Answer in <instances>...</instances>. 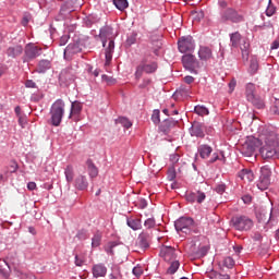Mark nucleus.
Segmentation results:
<instances>
[{
	"mask_svg": "<svg viewBox=\"0 0 279 279\" xmlns=\"http://www.w3.org/2000/svg\"><path fill=\"white\" fill-rule=\"evenodd\" d=\"M262 147L259 154L264 160L271 158H279V142L276 133H269L268 135H262Z\"/></svg>",
	"mask_w": 279,
	"mask_h": 279,
	"instance_id": "nucleus-1",
	"label": "nucleus"
},
{
	"mask_svg": "<svg viewBox=\"0 0 279 279\" xmlns=\"http://www.w3.org/2000/svg\"><path fill=\"white\" fill-rule=\"evenodd\" d=\"M230 43L231 47H233L234 49H238V47H240L242 60H244V62H247V60H250V39H247L246 37H242L241 33L235 32L230 34Z\"/></svg>",
	"mask_w": 279,
	"mask_h": 279,
	"instance_id": "nucleus-2",
	"label": "nucleus"
},
{
	"mask_svg": "<svg viewBox=\"0 0 279 279\" xmlns=\"http://www.w3.org/2000/svg\"><path fill=\"white\" fill-rule=\"evenodd\" d=\"M231 226L239 232H247L254 228V220L245 215H236L231 218Z\"/></svg>",
	"mask_w": 279,
	"mask_h": 279,
	"instance_id": "nucleus-3",
	"label": "nucleus"
},
{
	"mask_svg": "<svg viewBox=\"0 0 279 279\" xmlns=\"http://www.w3.org/2000/svg\"><path fill=\"white\" fill-rule=\"evenodd\" d=\"M50 121L51 125L58 128L62 123V117H64V100L58 99L53 102L50 110Z\"/></svg>",
	"mask_w": 279,
	"mask_h": 279,
	"instance_id": "nucleus-4",
	"label": "nucleus"
},
{
	"mask_svg": "<svg viewBox=\"0 0 279 279\" xmlns=\"http://www.w3.org/2000/svg\"><path fill=\"white\" fill-rule=\"evenodd\" d=\"M271 184V168L269 166H263L259 170V179L257 181V187L259 191H267Z\"/></svg>",
	"mask_w": 279,
	"mask_h": 279,
	"instance_id": "nucleus-5",
	"label": "nucleus"
},
{
	"mask_svg": "<svg viewBox=\"0 0 279 279\" xmlns=\"http://www.w3.org/2000/svg\"><path fill=\"white\" fill-rule=\"evenodd\" d=\"M158 71V63L156 61L147 63V61L143 60L137 66L135 71V80H141L143 74H151Z\"/></svg>",
	"mask_w": 279,
	"mask_h": 279,
	"instance_id": "nucleus-6",
	"label": "nucleus"
},
{
	"mask_svg": "<svg viewBox=\"0 0 279 279\" xmlns=\"http://www.w3.org/2000/svg\"><path fill=\"white\" fill-rule=\"evenodd\" d=\"M182 64L186 71H190V73H195L197 75V69H201L199 61L195 56L191 53H186L182 57Z\"/></svg>",
	"mask_w": 279,
	"mask_h": 279,
	"instance_id": "nucleus-7",
	"label": "nucleus"
},
{
	"mask_svg": "<svg viewBox=\"0 0 279 279\" xmlns=\"http://www.w3.org/2000/svg\"><path fill=\"white\" fill-rule=\"evenodd\" d=\"M178 49L180 53H191L195 51V40L191 36L180 37L178 40Z\"/></svg>",
	"mask_w": 279,
	"mask_h": 279,
	"instance_id": "nucleus-8",
	"label": "nucleus"
},
{
	"mask_svg": "<svg viewBox=\"0 0 279 279\" xmlns=\"http://www.w3.org/2000/svg\"><path fill=\"white\" fill-rule=\"evenodd\" d=\"M75 70L73 68H65L59 75V84L61 86H71L75 82Z\"/></svg>",
	"mask_w": 279,
	"mask_h": 279,
	"instance_id": "nucleus-9",
	"label": "nucleus"
},
{
	"mask_svg": "<svg viewBox=\"0 0 279 279\" xmlns=\"http://www.w3.org/2000/svg\"><path fill=\"white\" fill-rule=\"evenodd\" d=\"M221 21L226 23V21H230L231 23H243L244 17L242 14L232 8H229L221 13Z\"/></svg>",
	"mask_w": 279,
	"mask_h": 279,
	"instance_id": "nucleus-10",
	"label": "nucleus"
},
{
	"mask_svg": "<svg viewBox=\"0 0 279 279\" xmlns=\"http://www.w3.org/2000/svg\"><path fill=\"white\" fill-rule=\"evenodd\" d=\"M193 223L195 222L192 218L181 217L174 222V228L177 232L189 234V232H191V228H193Z\"/></svg>",
	"mask_w": 279,
	"mask_h": 279,
	"instance_id": "nucleus-11",
	"label": "nucleus"
},
{
	"mask_svg": "<svg viewBox=\"0 0 279 279\" xmlns=\"http://www.w3.org/2000/svg\"><path fill=\"white\" fill-rule=\"evenodd\" d=\"M99 37L102 43V47H106L108 40H114L117 38V34H114V28L112 26H104L100 28Z\"/></svg>",
	"mask_w": 279,
	"mask_h": 279,
	"instance_id": "nucleus-12",
	"label": "nucleus"
},
{
	"mask_svg": "<svg viewBox=\"0 0 279 279\" xmlns=\"http://www.w3.org/2000/svg\"><path fill=\"white\" fill-rule=\"evenodd\" d=\"M43 54V48H39L36 45L28 44L25 47V60H36L39 56Z\"/></svg>",
	"mask_w": 279,
	"mask_h": 279,
	"instance_id": "nucleus-13",
	"label": "nucleus"
},
{
	"mask_svg": "<svg viewBox=\"0 0 279 279\" xmlns=\"http://www.w3.org/2000/svg\"><path fill=\"white\" fill-rule=\"evenodd\" d=\"M186 202L190 204H203V202L206 199V193L202 191H195V192H190L185 195Z\"/></svg>",
	"mask_w": 279,
	"mask_h": 279,
	"instance_id": "nucleus-14",
	"label": "nucleus"
},
{
	"mask_svg": "<svg viewBox=\"0 0 279 279\" xmlns=\"http://www.w3.org/2000/svg\"><path fill=\"white\" fill-rule=\"evenodd\" d=\"M83 106L82 102L75 100L71 105L69 119H73L76 123L80 121V114H82Z\"/></svg>",
	"mask_w": 279,
	"mask_h": 279,
	"instance_id": "nucleus-15",
	"label": "nucleus"
},
{
	"mask_svg": "<svg viewBox=\"0 0 279 279\" xmlns=\"http://www.w3.org/2000/svg\"><path fill=\"white\" fill-rule=\"evenodd\" d=\"M204 132H206V126L199 122L193 123L190 129L191 136H196V138H204L206 136Z\"/></svg>",
	"mask_w": 279,
	"mask_h": 279,
	"instance_id": "nucleus-16",
	"label": "nucleus"
},
{
	"mask_svg": "<svg viewBox=\"0 0 279 279\" xmlns=\"http://www.w3.org/2000/svg\"><path fill=\"white\" fill-rule=\"evenodd\" d=\"M160 256H162L166 263H173L178 255H175V248L171 246H165L161 248Z\"/></svg>",
	"mask_w": 279,
	"mask_h": 279,
	"instance_id": "nucleus-17",
	"label": "nucleus"
},
{
	"mask_svg": "<svg viewBox=\"0 0 279 279\" xmlns=\"http://www.w3.org/2000/svg\"><path fill=\"white\" fill-rule=\"evenodd\" d=\"M149 243H151V232L143 231L138 235V245H140V247H142V250H147V247H149Z\"/></svg>",
	"mask_w": 279,
	"mask_h": 279,
	"instance_id": "nucleus-18",
	"label": "nucleus"
},
{
	"mask_svg": "<svg viewBox=\"0 0 279 279\" xmlns=\"http://www.w3.org/2000/svg\"><path fill=\"white\" fill-rule=\"evenodd\" d=\"M80 51H82V48H80V45L69 44L63 52L64 59L71 60V58H73V56H75V53H80Z\"/></svg>",
	"mask_w": 279,
	"mask_h": 279,
	"instance_id": "nucleus-19",
	"label": "nucleus"
},
{
	"mask_svg": "<svg viewBox=\"0 0 279 279\" xmlns=\"http://www.w3.org/2000/svg\"><path fill=\"white\" fill-rule=\"evenodd\" d=\"M92 274L94 278H106V274H108V267L104 264H95L92 267Z\"/></svg>",
	"mask_w": 279,
	"mask_h": 279,
	"instance_id": "nucleus-20",
	"label": "nucleus"
},
{
	"mask_svg": "<svg viewBox=\"0 0 279 279\" xmlns=\"http://www.w3.org/2000/svg\"><path fill=\"white\" fill-rule=\"evenodd\" d=\"M198 58L203 62H208V60H213V48L207 46H201L198 49Z\"/></svg>",
	"mask_w": 279,
	"mask_h": 279,
	"instance_id": "nucleus-21",
	"label": "nucleus"
},
{
	"mask_svg": "<svg viewBox=\"0 0 279 279\" xmlns=\"http://www.w3.org/2000/svg\"><path fill=\"white\" fill-rule=\"evenodd\" d=\"M74 186L77 189V191H86L88 189V180L86 179V175L80 174L74 180Z\"/></svg>",
	"mask_w": 279,
	"mask_h": 279,
	"instance_id": "nucleus-22",
	"label": "nucleus"
},
{
	"mask_svg": "<svg viewBox=\"0 0 279 279\" xmlns=\"http://www.w3.org/2000/svg\"><path fill=\"white\" fill-rule=\"evenodd\" d=\"M211 154L213 147L208 144H202L198 146V155L203 158V160H207V158H210Z\"/></svg>",
	"mask_w": 279,
	"mask_h": 279,
	"instance_id": "nucleus-23",
	"label": "nucleus"
},
{
	"mask_svg": "<svg viewBox=\"0 0 279 279\" xmlns=\"http://www.w3.org/2000/svg\"><path fill=\"white\" fill-rule=\"evenodd\" d=\"M12 258H14V255H8L3 260L0 259V274L1 276L7 277L8 276V269H10V263H12ZM3 263V265L1 264Z\"/></svg>",
	"mask_w": 279,
	"mask_h": 279,
	"instance_id": "nucleus-24",
	"label": "nucleus"
},
{
	"mask_svg": "<svg viewBox=\"0 0 279 279\" xmlns=\"http://www.w3.org/2000/svg\"><path fill=\"white\" fill-rule=\"evenodd\" d=\"M112 53H114V40H110L108 47L105 50L106 66L112 62Z\"/></svg>",
	"mask_w": 279,
	"mask_h": 279,
	"instance_id": "nucleus-25",
	"label": "nucleus"
},
{
	"mask_svg": "<svg viewBox=\"0 0 279 279\" xmlns=\"http://www.w3.org/2000/svg\"><path fill=\"white\" fill-rule=\"evenodd\" d=\"M171 128H175V121L173 119H166L159 126L160 132L169 134Z\"/></svg>",
	"mask_w": 279,
	"mask_h": 279,
	"instance_id": "nucleus-26",
	"label": "nucleus"
},
{
	"mask_svg": "<svg viewBox=\"0 0 279 279\" xmlns=\"http://www.w3.org/2000/svg\"><path fill=\"white\" fill-rule=\"evenodd\" d=\"M238 175L241 180H244V182H254V172L250 169L241 170Z\"/></svg>",
	"mask_w": 279,
	"mask_h": 279,
	"instance_id": "nucleus-27",
	"label": "nucleus"
},
{
	"mask_svg": "<svg viewBox=\"0 0 279 279\" xmlns=\"http://www.w3.org/2000/svg\"><path fill=\"white\" fill-rule=\"evenodd\" d=\"M21 53H23V46L21 45L9 47L7 50L9 58H17Z\"/></svg>",
	"mask_w": 279,
	"mask_h": 279,
	"instance_id": "nucleus-28",
	"label": "nucleus"
},
{
	"mask_svg": "<svg viewBox=\"0 0 279 279\" xmlns=\"http://www.w3.org/2000/svg\"><path fill=\"white\" fill-rule=\"evenodd\" d=\"M51 69V61L49 60H40L37 64L36 72L37 73H47Z\"/></svg>",
	"mask_w": 279,
	"mask_h": 279,
	"instance_id": "nucleus-29",
	"label": "nucleus"
},
{
	"mask_svg": "<svg viewBox=\"0 0 279 279\" xmlns=\"http://www.w3.org/2000/svg\"><path fill=\"white\" fill-rule=\"evenodd\" d=\"M126 226H129V228L134 231L141 230V228H143V223L138 218H128Z\"/></svg>",
	"mask_w": 279,
	"mask_h": 279,
	"instance_id": "nucleus-30",
	"label": "nucleus"
},
{
	"mask_svg": "<svg viewBox=\"0 0 279 279\" xmlns=\"http://www.w3.org/2000/svg\"><path fill=\"white\" fill-rule=\"evenodd\" d=\"M64 175L66 182L71 184V182H73V179L75 178V169L73 168V165H68L64 168Z\"/></svg>",
	"mask_w": 279,
	"mask_h": 279,
	"instance_id": "nucleus-31",
	"label": "nucleus"
},
{
	"mask_svg": "<svg viewBox=\"0 0 279 279\" xmlns=\"http://www.w3.org/2000/svg\"><path fill=\"white\" fill-rule=\"evenodd\" d=\"M86 165H87V171L89 173V177L97 178V175H99V170L97 169V166H95L93 160L87 159Z\"/></svg>",
	"mask_w": 279,
	"mask_h": 279,
	"instance_id": "nucleus-32",
	"label": "nucleus"
},
{
	"mask_svg": "<svg viewBox=\"0 0 279 279\" xmlns=\"http://www.w3.org/2000/svg\"><path fill=\"white\" fill-rule=\"evenodd\" d=\"M254 93H256V85H254V83H247L245 92L247 101H250V99H254V97L256 96V94Z\"/></svg>",
	"mask_w": 279,
	"mask_h": 279,
	"instance_id": "nucleus-33",
	"label": "nucleus"
},
{
	"mask_svg": "<svg viewBox=\"0 0 279 279\" xmlns=\"http://www.w3.org/2000/svg\"><path fill=\"white\" fill-rule=\"evenodd\" d=\"M19 171V163L15 160L11 161L9 166L4 168V175L8 178L10 173H16Z\"/></svg>",
	"mask_w": 279,
	"mask_h": 279,
	"instance_id": "nucleus-34",
	"label": "nucleus"
},
{
	"mask_svg": "<svg viewBox=\"0 0 279 279\" xmlns=\"http://www.w3.org/2000/svg\"><path fill=\"white\" fill-rule=\"evenodd\" d=\"M255 108H258L259 110L265 108V99H263L260 96H253V99H248Z\"/></svg>",
	"mask_w": 279,
	"mask_h": 279,
	"instance_id": "nucleus-35",
	"label": "nucleus"
},
{
	"mask_svg": "<svg viewBox=\"0 0 279 279\" xmlns=\"http://www.w3.org/2000/svg\"><path fill=\"white\" fill-rule=\"evenodd\" d=\"M248 73L251 75H256V73H258V59H256V57H253L250 61Z\"/></svg>",
	"mask_w": 279,
	"mask_h": 279,
	"instance_id": "nucleus-36",
	"label": "nucleus"
},
{
	"mask_svg": "<svg viewBox=\"0 0 279 279\" xmlns=\"http://www.w3.org/2000/svg\"><path fill=\"white\" fill-rule=\"evenodd\" d=\"M208 250L210 248L206 245L199 246L198 250L193 253V256H195V258H204V256L208 254Z\"/></svg>",
	"mask_w": 279,
	"mask_h": 279,
	"instance_id": "nucleus-37",
	"label": "nucleus"
},
{
	"mask_svg": "<svg viewBox=\"0 0 279 279\" xmlns=\"http://www.w3.org/2000/svg\"><path fill=\"white\" fill-rule=\"evenodd\" d=\"M113 4L116 5L117 10H120V12H123V10H128V8L130 7L128 0H113Z\"/></svg>",
	"mask_w": 279,
	"mask_h": 279,
	"instance_id": "nucleus-38",
	"label": "nucleus"
},
{
	"mask_svg": "<svg viewBox=\"0 0 279 279\" xmlns=\"http://www.w3.org/2000/svg\"><path fill=\"white\" fill-rule=\"evenodd\" d=\"M254 151H256V147H254V145L246 144L243 146L242 154L248 158L254 156Z\"/></svg>",
	"mask_w": 279,
	"mask_h": 279,
	"instance_id": "nucleus-39",
	"label": "nucleus"
},
{
	"mask_svg": "<svg viewBox=\"0 0 279 279\" xmlns=\"http://www.w3.org/2000/svg\"><path fill=\"white\" fill-rule=\"evenodd\" d=\"M194 112L196 114H198V117H206V116L210 114V112L208 111V108H206L205 106H199V105L194 108Z\"/></svg>",
	"mask_w": 279,
	"mask_h": 279,
	"instance_id": "nucleus-40",
	"label": "nucleus"
},
{
	"mask_svg": "<svg viewBox=\"0 0 279 279\" xmlns=\"http://www.w3.org/2000/svg\"><path fill=\"white\" fill-rule=\"evenodd\" d=\"M101 232L97 231L92 238V247H99L101 245Z\"/></svg>",
	"mask_w": 279,
	"mask_h": 279,
	"instance_id": "nucleus-41",
	"label": "nucleus"
},
{
	"mask_svg": "<svg viewBox=\"0 0 279 279\" xmlns=\"http://www.w3.org/2000/svg\"><path fill=\"white\" fill-rule=\"evenodd\" d=\"M170 267L168 268L167 272L170 274L171 276H173V274H175V271H178V269H180V262L179 260H173L170 262Z\"/></svg>",
	"mask_w": 279,
	"mask_h": 279,
	"instance_id": "nucleus-42",
	"label": "nucleus"
},
{
	"mask_svg": "<svg viewBox=\"0 0 279 279\" xmlns=\"http://www.w3.org/2000/svg\"><path fill=\"white\" fill-rule=\"evenodd\" d=\"M138 37V34L136 32L131 33L126 38V45L129 47H132V45H136V38Z\"/></svg>",
	"mask_w": 279,
	"mask_h": 279,
	"instance_id": "nucleus-43",
	"label": "nucleus"
},
{
	"mask_svg": "<svg viewBox=\"0 0 279 279\" xmlns=\"http://www.w3.org/2000/svg\"><path fill=\"white\" fill-rule=\"evenodd\" d=\"M118 123H120V125H122L126 130H130V128H132V121L124 117L119 118Z\"/></svg>",
	"mask_w": 279,
	"mask_h": 279,
	"instance_id": "nucleus-44",
	"label": "nucleus"
},
{
	"mask_svg": "<svg viewBox=\"0 0 279 279\" xmlns=\"http://www.w3.org/2000/svg\"><path fill=\"white\" fill-rule=\"evenodd\" d=\"M151 121L155 123V125H158L160 123V110L155 109L151 114Z\"/></svg>",
	"mask_w": 279,
	"mask_h": 279,
	"instance_id": "nucleus-45",
	"label": "nucleus"
},
{
	"mask_svg": "<svg viewBox=\"0 0 279 279\" xmlns=\"http://www.w3.org/2000/svg\"><path fill=\"white\" fill-rule=\"evenodd\" d=\"M276 14V7L271 3V0L268 2V7L266 9V15L274 16Z\"/></svg>",
	"mask_w": 279,
	"mask_h": 279,
	"instance_id": "nucleus-46",
	"label": "nucleus"
},
{
	"mask_svg": "<svg viewBox=\"0 0 279 279\" xmlns=\"http://www.w3.org/2000/svg\"><path fill=\"white\" fill-rule=\"evenodd\" d=\"M144 226H145V228H147L148 230H151V228H156V219H154V218H148L147 220H145Z\"/></svg>",
	"mask_w": 279,
	"mask_h": 279,
	"instance_id": "nucleus-47",
	"label": "nucleus"
},
{
	"mask_svg": "<svg viewBox=\"0 0 279 279\" xmlns=\"http://www.w3.org/2000/svg\"><path fill=\"white\" fill-rule=\"evenodd\" d=\"M209 278H211V279H230V275H222V274H219V272H211L209 275Z\"/></svg>",
	"mask_w": 279,
	"mask_h": 279,
	"instance_id": "nucleus-48",
	"label": "nucleus"
},
{
	"mask_svg": "<svg viewBox=\"0 0 279 279\" xmlns=\"http://www.w3.org/2000/svg\"><path fill=\"white\" fill-rule=\"evenodd\" d=\"M223 265L225 267H227L228 269H232L234 266V259L232 257H226L223 259Z\"/></svg>",
	"mask_w": 279,
	"mask_h": 279,
	"instance_id": "nucleus-49",
	"label": "nucleus"
},
{
	"mask_svg": "<svg viewBox=\"0 0 279 279\" xmlns=\"http://www.w3.org/2000/svg\"><path fill=\"white\" fill-rule=\"evenodd\" d=\"M75 265L76 267H82L84 265V263H86V258H84V256L82 255H75Z\"/></svg>",
	"mask_w": 279,
	"mask_h": 279,
	"instance_id": "nucleus-50",
	"label": "nucleus"
},
{
	"mask_svg": "<svg viewBox=\"0 0 279 279\" xmlns=\"http://www.w3.org/2000/svg\"><path fill=\"white\" fill-rule=\"evenodd\" d=\"M101 78H102V82H106V84H109V85L117 84V80L112 78V76H108L104 74Z\"/></svg>",
	"mask_w": 279,
	"mask_h": 279,
	"instance_id": "nucleus-51",
	"label": "nucleus"
},
{
	"mask_svg": "<svg viewBox=\"0 0 279 279\" xmlns=\"http://www.w3.org/2000/svg\"><path fill=\"white\" fill-rule=\"evenodd\" d=\"M96 21H97V17L89 15L85 19V24L87 27H92Z\"/></svg>",
	"mask_w": 279,
	"mask_h": 279,
	"instance_id": "nucleus-52",
	"label": "nucleus"
},
{
	"mask_svg": "<svg viewBox=\"0 0 279 279\" xmlns=\"http://www.w3.org/2000/svg\"><path fill=\"white\" fill-rule=\"evenodd\" d=\"M132 271L136 278H141V276H143V267L141 266H135Z\"/></svg>",
	"mask_w": 279,
	"mask_h": 279,
	"instance_id": "nucleus-53",
	"label": "nucleus"
},
{
	"mask_svg": "<svg viewBox=\"0 0 279 279\" xmlns=\"http://www.w3.org/2000/svg\"><path fill=\"white\" fill-rule=\"evenodd\" d=\"M215 191L219 195H223V193H226V185L225 184H219V185L216 186Z\"/></svg>",
	"mask_w": 279,
	"mask_h": 279,
	"instance_id": "nucleus-54",
	"label": "nucleus"
},
{
	"mask_svg": "<svg viewBox=\"0 0 279 279\" xmlns=\"http://www.w3.org/2000/svg\"><path fill=\"white\" fill-rule=\"evenodd\" d=\"M17 119L21 128H25V125H27V118L25 116H20L17 117Z\"/></svg>",
	"mask_w": 279,
	"mask_h": 279,
	"instance_id": "nucleus-55",
	"label": "nucleus"
},
{
	"mask_svg": "<svg viewBox=\"0 0 279 279\" xmlns=\"http://www.w3.org/2000/svg\"><path fill=\"white\" fill-rule=\"evenodd\" d=\"M179 93L186 97L191 95V87H180Z\"/></svg>",
	"mask_w": 279,
	"mask_h": 279,
	"instance_id": "nucleus-56",
	"label": "nucleus"
},
{
	"mask_svg": "<svg viewBox=\"0 0 279 279\" xmlns=\"http://www.w3.org/2000/svg\"><path fill=\"white\" fill-rule=\"evenodd\" d=\"M69 35H63L60 40H59V45L60 47H64V45H66V43H69Z\"/></svg>",
	"mask_w": 279,
	"mask_h": 279,
	"instance_id": "nucleus-57",
	"label": "nucleus"
},
{
	"mask_svg": "<svg viewBox=\"0 0 279 279\" xmlns=\"http://www.w3.org/2000/svg\"><path fill=\"white\" fill-rule=\"evenodd\" d=\"M137 208H141L142 210L147 208V201L144 198H141L137 203Z\"/></svg>",
	"mask_w": 279,
	"mask_h": 279,
	"instance_id": "nucleus-58",
	"label": "nucleus"
},
{
	"mask_svg": "<svg viewBox=\"0 0 279 279\" xmlns=\"http://www.w3.org/2000/svg\"><path fill=\"white\" fill-rule=\"evenodd\" d=\"M234 88H236V80L232 78L229 83V92L234 93Z\"/></svg>",
	"mask_w": 279,
	"mask_h": 279,
	"instance_id": "nucleus-59",
	"label": "nucleus"
},
{
	"mask_svg": "<svg viewBox=\"0 0 279 279\" xmlns=\"http://www.w3.org/2000/svg\"><path fill=\"white\" fill-rule=\"evenodd\" d=\"M272 111L275 114H279V99L278 98L275 99V105L272 107Z\"/></svg>",
	"mask_w": 279,
	"mask_h": 279,
	"instance_id": "nucleus-60",
	"label": "nucleus"
},
{
	"mask_svg": "<svg viewBox=\"0 0 279 279\" xmlns=\"http://www.w3.org/2000/svg\"><path fill=\"white\" fill-rule=\"evenodd\" d=\"M149 84H151V80L144 78L143 83L140 85V88H147V86H149Z\"/></svg>",
	"mask_w": 279,
	"mask_h": 279,
	"instance_id": "nucleus-61",
	"label": "nucleus"
},
{
	"mask_svg": "<svg viewBox=\"0 0 279 279\" xmlns=\"http://www.w3.org/2000/svg\"><path fill=\"white\" fill-rule=\"evenodd\" d=\"M25 86H26V88H36V83L32 80H27L25 82Z\"/></svg>",
	"mask_w": 279,
	"mask_h": 279,
	"instance_id": "nucleus-62",
	"label": "nucleus"
},
{
	"mask_svg": "<svg viewBox=\"0 0 279 279\" xmlns=\"http://www.w3.org/2000/svg\"><path fill=\"white\" fill-rule=\"evenodd\" d=\"M183 81L185 82V84H193V82H195V77L187 75L183 78Z\"/></svg>",
	"mask_w": 279,
	"mask_h": 279,
	"instance_id": "nucleus-63",
	"label": "nucleus"
},
{
	"mask_svg": "<svg viewBox=\"0 0 279 279\" xmlns=\"http://www.w3.org/2000/svg\"><path fill=\"white\" fill-rule=\"evenodd\" d=\"M219 160V154L214 153L213 158L209 159V163L213 165L214 162H217Z\"/></svg>",
	"mask_w": 279,
	"mask_h": 279,
	"instance_id": "nucleus-64",
	"label": "nucleus"
}]
</instances>
